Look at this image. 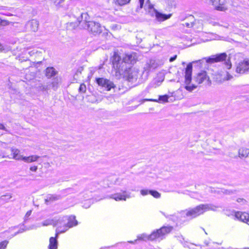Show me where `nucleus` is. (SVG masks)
<instances>
[{
  "instance_id": "f257e3e1",
  "label": "nucleus",
  "mask_w": 249,
  "mask_h": 249,
  "mask_svg": "<svg viewBox=\"0 0 249 249\" xmlns=\"http://www.w3.org/2000/svg\"><path fill=\"white\" fill-rule=\"evenodd\" d=\"M136 56L134 54H125L122 59V57L120 56L117 53H114L112 63L113 67L117 70L116 72L119 73H123L124 69V68H128L127 64H132L135 62Z\"/></svg>"
},
{
  "instance_id": "f03ea898",
  "label": "nucleus",
  "mask_w": 249,
  "mask_h": 249,
  "mask_svg": "<svg viewBox=\"0 0 249 249\" xmlns=\"http://www.w3.org/2000/svg\"><path fill=\"white\" fill-rule=\"evenodd\" d=\"M89 16L87 13H82L81 17L78 18L79 28L87 30L94 35L100 34L103 27L99 22L94 21H89Z\"/></svg>"
},
{
  "instance_id": "7ed1b4c3",
  "label": "nucleus",
  "mask_w": 249,
  "mask_h": 249,
  "mask_svg": "<svg viewBox=\"0 0 249 249\" xmlns=\"http://www.w3.org/2000/svg\"><path fill=\"white\" fill-rule=\"evenodd\" d=\"M217 208V207L211 204H200L194 208L182 211L179 213L182 217L192 219L203 214L206 212L209 211H215Z\"/></svg>"
},
{
  "instance_id": "20e7f679",
  "label": "nucleus",
  "mask_w": 249,
  "mask_h": 249,
  "mask_svg": "<svg viewBox=\"0 0 249 249\" xmlns=\"http://www.w3.org/2000/svg\"><path fill=\"white\" fill-rule=\"evenodd\" d=\"M56 228V236L60 233H63L68 230L69 229L76 226L78 222L74 215L64 216L58 219V223Z\"/></svg>"
},
{
  "instance_id": "39448f33",
  "label": "nucleus",
  "mask_w": 249,
  "mask_h": 249,
  "mask_svg": "<svg viewBox=\"0 0 249 249\" xmlns=\"http://www.w3.org/2000/svg\"><path fill=\"white\" fill-rule=\"evenodd\" d=\"M192 65L191 63L189 64L186 68L185 75V83L186 84L185 88L187 90L190 92L196 89L197 87V85L195 83H193L190 85L192 80Z\"/></svg>"
},
{
  "instance_id": "423d86ee",
  "label": "nucleus",
  "mask_w": 249,
  "mask_h": 249,
  "mask_svg": "<svg viewBox=\"0 0 249 249\" xmlns=\"http://www.w3.org/2000/svg\"><path fill=\"white\" fill-rule=\"evenodd\" d=\"M119 74L124 75L129 82H134L136 81L139 76V71L135 68L128 67L124 69L123 73Z\"/></svg>"
},
{
  "instance_id": "0eeeda50",
  "label": "nucleus",
  "mask_w": 249,
  "mask_h": 249,
  "mask_svg": "<svg viewBox=\"0 0 249 249\" xmlns=\"http://www.w3.org/2000/svg\"><path fill=\"white\" fill-rule=\"evenodd\" d=\"M173 230V227L171 226L162 227L160 229L154 231L150 234V238L151 239H160V240L163 239L165 236L170 233Z\"/></svg>"
},
{
  "instance_id": "6e6552de",
  "label": "nucleus",
  "mask_w": 249,
  "mask_h": 249,
  "mask_svg": "<svg viewBox=\"0 0 249 249\" xmlns=\"http://www.w3.org/2000/svg\"><path fill=\"white\" fill-rule=\"evenodd\" d=\"M193 82L197 84L204 83L206 85H210L211 81L205 71H201L198 72L193 78Z\"/></svg>"
},
{
  "instance_id": "1a4fd4ad",
  "label": "nucleus",
  "mask_w": 249,
  "mask_h": 249,
  "mask_svg": "<svg viewBox=\"0 0 249 249\" xmlns=\"http://www.w3.org/2000/svg\"><path fill=\"white\" fill-rule=\"evenodd\" d=\"M96 81L97 84L106 90L109 91L115 87L114 83L110 80L104 78H97Z\"/></svg>"
},
{
  "instance_id": "9d476101",
  "label": "nucleus",
  "mask_w": 249,
  "mask_h": 249,
  "mask_svg": "<svg viewBox=\"0 0 249 249\" xmlns=\"http://www.w3.org/2000/svg\"><path fill=\"white\" fill-rule=\"evenodd\" d=\"M236 72L241 74L249 72V60H245L238 63L236 65Z\"/></svg>"
},
{
  "instance_id": "9b49d317",
  "label": "nucleus",
  "mask_w": 249,
  "mask_h": 249,
  "mask_svg": "<svg viewBox=\"0 0 249 249\" xmlns=\"http://www.w3.org/2000/svg\"><path fill=\"white\" fill-rule=\"evenodd\" d=\"M108 198L113 199L118 201H125L127 198L131 197L130 193L127 192L125 191L123 192V193H116L111 195L108 196Z\"/></svg>"
},
{
  "instance_id": "f8f14e48",
  "label": "nucleus",
  "mask_w": 249,
  "mask_h": 249,
  "mask_svg": "<svg viewBox=\"0 0 249 249\" xmlns=\"http://www.w3.org/2000/svg\"><path fill=\"white\" fill-rule=\"evenodd\" d=\"M227 55L226 53H221L220 54L213 55L207 58L206 61L208 63H214L221 62L227 60Z\"/></svg>"
},
{
  "instance_id": "ddd939ff",
  "label": "nucleus",
  "mask_w": 249,
  "mask_h": 249,
  "mask_svg": "<svg viewBox=\"0 0 249 249\" xmlns=\"http://www.w3.org/2000/svg\"><path fill=\"white\" fill-rule=\"evenodd\" d=\"M229 0H218L216 10L220 11H225L228 9Z\"/></svg>"
},
{
  "instance_id": "4468645a",
  "label": "nucleus",
  "mask_w": 249,
  "mask_h": 249,
  "mask_svg": "<svg viewBox=\"0 0 249 249\" xmlns=\"http://www.w3.org/2000/svg\"><path fill=\"white\" fill-rule=\"evenodd\" d=\"M151 10H153V12L155 15L156 19L159 21H163L165 20L169 19L172 16V14H163L157 11L155 9L151 8Z\"/></svg>"
},
{
  "instance_id": "2eb2a0df",
  "label": "nucleus",
  "mask_w": 249,
  "mask_h": 249,
  "mask_svg": "<svg viewBox=\"0 0 249 249\" xmlns=\"http://www.w3.org/2000/svg\"><path fill=\"white\" fill-rule=\"evenodd\" d=\"M38 21L36 19H32L29 21L27 24V27L30 29V30L34 32H36L38 30Z\"/></svg>"
},
{
  "instance_id": "dca6fc26",
  "label": "nucleus",
  "mask_w": 249,
  "mask_h": 249,
  "mask_svg": "<svg viewBox=\"0 0 249 249\" xmlns=\"http://www.w3.org/2000/svg\"><path fill=\"white\" fill-rule=\"evenodd\" d=\"M235 217L241 221L246 223L247 218H249V214L246 213L238 212L235 213Z\"/></svg>"
},
{
  "instance_id": "f3484780",
  "label": "nucleus",
  "mask_w": 249,
  "mask_h": 249,
  "mask_svg": "<svg viewBox=\"0 0 249 249\" xmlns=\"http://www.w3.org/2000/svg\"><path fill=\"white\" fill-rule=\"evenodd\" d=\"M11 152L13 155V159L18 160H22L23 156L20 154V150L17 148H11Z\"/></svg>"
},
{
  "instance_id": "a211bd4d",
  "label": "nucleus",
  "mask_w": 249,
  "mask_h": 249,
  "mask_svg": "<svg viewBox=\"0 0 249 249\" xmlns=\"http://www.w3.org/2000/svg\"><path fill=\"white\" fill-rule=\"evenodd\" d=\"M39 158V156L36 155H33L28 157L23 156V158H22V160L25 162L29 163L37 161Z\"/></svg>"
},
{
  "instance_id": "6ab92c4d",
  "label": "nucleus",
  "mask_w": 249,
  "mask_h": 249,
  "mask_svg": "<svg viewBox=\"0 0 249 249\" xmlns=\"http://www.w3.org/2000/svg\"><path fill=\"white\" fill-rule=\"evenodd\" d=\"M238 155L240 158H246L249 157V149L241 148L238 150Z\"/></svg>"
},
{
  "instance_id": "aec40b11",
  "label": "nucleus",
  "mask_w": 249,
  "mask_h": 249,
  "mask_svg": "<svg viewBox=\"0 0 249 249\" xmlns=\"http://www.w3.org/2000/svg\"><path fill=\"white\" fill-rule=\"evenodd\" d=\"M58 235L56 236V234L55 235V237H52L50 238L49 240V249H57V241L56 238H57Z\"/></svg>"
},
{
  "instance_id": "412c9836",
  "label": "nucleus",
  "mask_w": 249,
  "mask_h": 249,
  "mask_svg": "<svg viewBox=\"0 0 249 249\" xmlns=\"http://www.w3.org/2000/svg\"><path fill=\"white\" fill-rule=\"evenodd\" d=\"M58 223V219L57 220L54 219H47L44 221H43L41 223V225L43 226H47L51 225H53L55 226H57L58 227V225L56 224V223Z\"/></svg>"
},
{
  "instance_id": "4be33fe9",
  "label": "nucleus",
  "mask_w": 249,
  "mask_h": 249,
  "mask_svg": "<svg viewBox=\"0 0 249 249\" xmlns=\"http://www.w3.org/2000/svg\"><path fill=\"white\" fill-rule=\"evenodd\" d=\"M60 198V196L56 195H48L45 199V203L47 204L48 202H53L57 200Z\"/></svg>"
},
{
  "instance_id": "5701e85b",
  "label": "nucleus",
  "mask_w": 249,
  "mask_h": 249,
  "mask_svg": "<svg viewBox=\"0 0 249 249\" xmlns=\"http://www.w3.org/2000/svg\"><path fill=\"white\" fill-rule=\"evenodd\" d=\"M57 73L54 68L53 67L47 68L46 70V75L48 78L54 76Z\"/></svg>"
},
{
  "instance_id": "b1692460",
  "label": "nucleus",
  "mask_w": 249,
  "mask_h": 249,
  "mask_svg": "<svg viewBox=\"0 0 249 249\" xmlns=\"http://www.w3.org/2000/svg\"><path fill=\"white\" fill-rule=\"evenodd\" d=\"M169 96L167 95L160 96L159 99H144V101H150L153 102H160L162 103H165L168 102Z\"/></svg>"
},
{
  "instance_id": "393cba45",
  "label": "nucleus",
  "mask_w": 249,
  "mask_h": 249,
  "mask_svg": "<svg viewBox=\"0 0 249 249\" xmlns=\"http://www.w3.org/2000/svg\"><path fill=\"white\" fill-rule=\"evenodd\" d=\"M156 68V64L153 60H150L149 63H147L144 69L145 71H150L151 69H154Z\"/></svg>"
},
{
  "instance_id": "a878e982",
  "label": "nucleus",
  "mask_w": 249,
  "mask_h": 249,
  "mask_svg": "<svg viewBox=\"0 0 249 249\" xmlns=\"http://www.w3.org/2000/svg\"><path fill=\"white\" fill-rule=\"evenodd\" d=\"M40 227V225L39 224H38L37 225H32V226H31L29 228H27L26 229H24V228H20L19 229V230L15 232L14 235L13 236H16V235H17L18 233H22L23 232V231H26L27 230H32V229H36L38 227Z\"/></svg>"
},
{
  "instance_id": "bb28decb",
  "label": "nucleus",
  "mask_w": 249,
  "mask_h": 249,
  "mask_svg": "<svg viewBox=\"0 0 249 249\" xmlns=\"http://www.w3.org/2000/svg\"><path fill=\"white\" fill-rule=\"evenodd\" d=\"M236 193L235 190H227L222 189L218 191V193L219 194H223L225 195H231Z\"/></svg>"
},
{
  "instance_id": "cd10ccee",
  "label": "nucleus",
  "mask_w": 249,
  "mask_h": 249,
  "mask_svg": "<svg viewBox=\"0 0 249 249\" xmlns=\"http://www.w3.org/2000/svg\"><path fill=\"white\" fill-rule=\"evenodd\" d=\"M137 240L146 241L147 240H155V239H151L150 238V235H147L145 233H142L138 236Z\"/></svg>"
},
{
  "instance_id": "c85d7f7f",
  "label": "nucleus",
  "mask_w": 249,
  "mask_h": 249,
  "mask_svg": "<svg viewBox=\"0 0 249 249\" xmlns=\"http://www.w3.org/2000/svg\"><path fill=\"white\" fill-rule=\"evenodd\" d=\"M131 0H113V2L117 5L124 6L130 2Z\"/></svg>"
},
{
  "instance_id": "c756f323",
  "label": "nucleus",
  "mask_w": 249,
  "mask_h": 249,
  "mask_svg": "<svg viewBox=\"0 0 249 249\" xmlns=\"http://www.w3.org/2000/svg\"><path fill=\"white\" fill-rule=\"evenodd\" d=\"M149 194L156 198H159L160 197V194L157 191L150 190Z\"/></svg>"
},
{
  "instance_id": "7c9ffc66",
  "label": "nucleus",
  "mask_w": 249,
  "mask_h": 249,
  "mask_svg": "<svg viewBox=\"0 0 249 249\" xmlns=\"http://www.w3.org/2000/svg\"><path fill=\"white\" fill-rule=\"evenodd\" d=\"M86 91V86L84 84L80 85L79 88V91L80 92L84 93Z\"/></svg>"
},
{
  "instance_id": "2f4dec72",
  "label": "nucleus",
  "mask_w": 249,
  "mask_h": 249,
  "mask_svg": "<svg viewBox=\"0 0 249 249\" xmlns=\"http://www.w3.org/2000/svg\"><path fill=\"white\" fill-rule=\"evenodd\" d=\"M8 241H3L0 243V249H5L8 244Z\"/></svg>"
},
{
  "instance_id": "473e14b6",
  "label": "nucleus",
  "mask_w": 249,
  "mask_h": 249,
  "mask_svg": "<svg viewBox=\"0 0 249 249\" xmlns=\"http://www.w3.org/2000/svg\"><path fill=\"white\" fill-rule=\"evenodd\" d=\"M225 66L227 69H230L231 67V63L230 60V57H229L228 59L225 62Z\"/></svg>"
},
{
  "instance_id": "72a5a7b5",
  "label": "nucleus",
  "mask_w": 249,
  "mask_h": 249,
  "mask_svg": "<svg viewBox=\"0 0 249 249\" xmlns=\"http://www.w3.org/2000/svg\"><path fill=\"white\" fill-rule=\"evenodd\" d=\"M150 190H141L140 191L141 194L142 196H146L149 194Z\"/></svg>"
},
{
  "instance_id": "f704fd0d",
  "label": "nucleus",
  "mask_w": 249,
  "mask_h": 249,
  "mask_svg": "<svg viewBox=\"0 0 249 249\" xmlns=\"http://www.w3.org/2000/svg\"><path fill=\"white\" fill-rule=\"evenodd\" d=\"M12 197L11 195H3L1 196V199L2 200L5 199H9L11 198Z\"/></svg>"
},
{
  "instance_id": "c9c22d12",
  "label": "nucleus",
  "mask_w": 249,
  "mask_h": 249,
  "mask_svg": "<svg viewBox=\"0 0 249 249\" xmlns=\"http://www.w3.org/2000/svg\"><path fill=\"white\" fill-rule=\"evenodd\" d=\"M237 202L243 205L246 203V200L244 198H239L236 200Z\"/></svg>"
},
{
  "instance_id": "e433bc0d",
  "label": "nucleus",
  "mask_w": 249,
  "mask_h": 249,
  "mask_svg": "<svg viewBox=\"0 0 249 249\" xmlns=\"http://www.w3.org/2000/svg\"><path fill=\"white\" fill-rule=\"evenodd\" d=\"M218 0H209L210 2L214 6L215 9H216V6L217 5Z\"/></svg>"
},
{
  "instance_id": "4c0bfd02",
  "label": "nucleus",
  "mask_w": 249,
  "mask_h": 249,
  "mask_svg": "<svg viewBox=\"0 0 249 249\" xmlns=\"http://www.w3.org/2000/svg\"><path fill=\"white\" fill-rule=\"evenodd\" d=\"M37 166H32L30 167V170L32 172H36L37 170Z\"/></svg>"
},
{
  "instance_id": "58836bf2",
  "label": "nucleus",
  "mask_w": 249,
  "mask_h": 249,
  "mask_svg": "<svg viewBox=\"0 0 249 249\" xmlns=\"http://www.w3.org/2000/svg\"><path fill=\"white\" fill-rule=\"evenodd\" d=\"M31 213H32V211L31 210L28 211L26 213V214L25 215V220L26 219H27L28 218V217H29L31 215Z\"/></svg>"
},
{
  "instance_id": "ea45409f",
  "label": "nucleus",
  "mask_w": 249,
  "mask_h": 249,
  "mask_svg": "<svg viewBox=\"0 0 249 249\" xmlns=\"http://www.w3.org/2000/svg\"><path fill=\"white\" fill-rule=\"evenodd\" d=\"M0 129L5 130L6 132H8V130L4 126V124L0 123Z\"/></svg>"
},
{
  "instance_id": "a19ab883",
  "label": "nucleus",
  "mask_w": 249,
  "mask_h": 249,
  "mask_svg": "<svg viewBox=\"0 0 249 249\" xmlns=\"http://www.w3.org/2000/svg\"><path fill=\"white\" fill-rule=\"evenodd\" d=\"M232 78V76L230 75L228 72L227 73V77L225 79L226 80H230Z\"/></svg>"
},
{
  "instance_id": "79ce46f5",
  "label": "nucleus",
  "mask_w": 249,
  "mask_h": 249,
  "mask_svg": "<svg viewBox=\"0 0 249 249\" xmlns=\"http://www.w3.org/2000/svg\"><path fill=\"white\" fill-rule=\"evenodd\" d=\"M144 0H139V3H140V8H142L143 7V3H144Z\"/></svg>"
},
{
  "instance_id": "37998d69",
  "label": "nucleus",
  "mask_w": 249,
  "mask_h": 249,
  "mask_svg": "<svg viewBox=\"0 0 249 249\" xmlns=\"http://www.w3.org/2000/svg\"><path fill=\"white\" fill-rule=\"evenodd\" d=\"M27 53L30 56H32L36 53V52L34 50H33L32 51H29Z\"/></svg>"
},
{
  "instance_id": "c03bdc74",
  "label": "nucleus",
  "mask_w": 249,
  "mask_h": 249,
  "mask_svg": "<svg viewBox=\"0 0 249 249\" xmlns=\"http://www.w3.org/2000/svg\"><path fill=\"white\" fill-rule=\"evenodd\" d=\"M176 58L177 55H175L174 56L171 57L169 60L170 62H173L176 59Z\"/></svg>"
},
{
  "instance_id": "a18cd8bd",
  "label": "nucleus",
  "mask_w": 249,
  "mask_h": 249,
  "mask_svg": "<svg viewBox=\"0 0 249 249\" xmlns=\"http://www.w3.org/2000/svg\"><path fill=\"white\" fill-rule=\"evenodd\" d=\"M6 22V21L2 20L0 18V24H4Z\"/></svg>"
},
{
  "instance_id": "49530a36",
  "label": "nucleus",
  "mask_w": 249,
  "mask_h": 249,
  "mask_svg": "<svg viewBox=\"0 0 249 249\" xmlns=\"http://www.w3.org/2000/svg\"><path fill=\"white\" fill-rule=\"evenodd\" d=\"M3 50H4V48H3V46L0 43V51H2Z\"/></svg>"
},
{
  "instance_id": "de8ad7c7",
  "label": "nucleus",
  "mask_w": 249,
  "mask_h": 249,
  "mask_svg": "<svg viewBox=\"0 0 249 249\" xmlns=\"http://www.w3.org/2000/svg\"><path fill=\"white\" fill-rule=\"evenodd\" d=\"M246 223L248 224L249 225V218H247V222H246Z\"/></svg>"
},
{
  "instance_id": "09e8293b",
  "label": "nucleus",
  "mask_w": 249,
  "mask_h": 249,
  "mask_svg": "<svg viewBox=\"0 0 249 249\" xmlns=\"http://www.w3.org/2000/svg\"><path fill=\"white\" fill-rule=\"evenodd\" d=\"M64 223H65V222H62V224H61V226L62 227V229H63V226H64Z\"/></svg>"
},
{
  "instance_id": "8fccbe9b",
  "label": "nucleus",
  "mask_w": 249,
  "mask_h": 249,
  "mask_svg": "<svg viewBox=\"0 0 249 249\" xmlns=\"http://www.w3.org/2000/svg\"><path fill=\"white\" fill-rule=\"evenodd\" d=\"M185 24H186V26H187V27H189V25H190L189 23H185Z\"/></svg>"
},
{
  "instance_id": "3c124183",
  "label": "nucleus",
  "mask_w": 249,
  "mask_h": 249,
  "mask_svg": "<svg viewBox=\"0 0 249 249\" xmlns=\"http://www.w3.org/2000/svg\"><path fill=\"white\" fill-rule=\"evenodd\" d=\"M129 243H133L134 242L133 241H129Z\"/></svg>"
},
{
  "instance_id": "603ef678",
  "label": "nucleus",
  "mask_w": 249,
  "mask_h": 249,
  "mask_svg": "<svg viewBox=\"0 0 249 249\" xmlns=\"http://www.w3.org/2000/svg\"><path fill=\"white\" fill-rule=\"evenodd\" d=\"M63 0H60V1H61V2H62V1H63Z\"/></svg>"
},
{
  "instance_id": "864d4df0",
  "label": "nucleus",
  "mask_w": 249,
  "mask_h": 249,
  "mask_svg": "<svg viewBox=\"0 0 249 249\" xmlns=\"http://www.w3.org/2000/svg\"><path fill=\"white\" fill-rule=\"evenodd\" d=\"M249 249V248H248V249Z\"/></svg>"
}]
</instances>
